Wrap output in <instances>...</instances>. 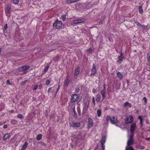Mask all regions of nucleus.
I'll return each instance as SVG.
<instances>
[{"label": "nucleus", "instance_id": "1", "mask_svg": "<svg viewBox=\"0 0 150 150\" xmlns=\"http://www.w3.org/2000/svg\"><path fill=\"white\" fill-rule=\"evenodd\" d=\"M84 139V137L82 136L81 133L79 132L78 134L74 135L73 137H72L71 139L73 140V141H74L77 143L82 141Z\"/></svg>", "mask_w": 150, "mask_h": 150}, {"label": "nucleus", "instance_id": "2", "mask_svg": "<svg viewBox=\"0 0 150 150\" xmlns=\"http://www.w3.org/2000/svg\"><path fill=\"white\" fill-rule=\"evenodd\" d=\"M54 28L57 29H60L63 28L62 22L58 20H56L53 23Z\"/></svg>", "mask_w": 150, "mask_h": 150}, {"label": "nucleus", "instance_id": "3", "mask_svg": "<svg viewBox=\"0 0 150 150\" xmlns=\"http://www.w3.org/2000/svg\"><path fill=\"white\" fill-rule=\"evenodd\" d=\"M134 142L133 134H131L129 137V139L127 140V146H131L133 144Z\"/></svg>", "mask_w": 150, "mask_h": 150}, {"label": "nucleus", "instance_id": "4", "mask_svg": "<svg viewBox=\"0 0 150 150\" xmlns=\"http://www.w3.org/2000/svg\"><path fill=\"white\" fill-rule=\"evenodd\" d=\"M86 21V20L84 18H81L78 19H77L72 21V23L73 24H77L78 23H81L84 22Z\"/></svg>", "mask_w": 150, "mask_h": 150}, {"label": "nucleus", "instance_id": "5", "mask_svg": "<svg viewBox=\"0 0 150 150\" xmlns=\"http://www.w3.org/2000/svg\"><path fill=\"white\" fill-rule=\"evenodd\" d=\"M70 125L71 126L74 127H79L80 126V123L79 122H71L69 123Z\"/></svg>", "mask_w": 150, "mask_h": 150}, {"label": "nucleus", "instance_id": "6", "mask_svg": "<svg viewBox=\"0 0 150 150\" xmlns=\"http://www.w3.org/2000/svg\"><path fill=\"white\" fill-rule=\"evenodd\" d=\"M70 81V79L69 76L66 77V79L63 85V87L65 88L67 87L69 85V84Z\"/></svg>", "mask_w": 150, "mask_h": 150}, {"label": "nucleus", "instance_id": "7", "mask_svg": "<svg viewBox=\"0 0 150 150\" xmlns=\"http://www.w3.org/2000/svg\"><path fill=\"white\" fill-rule=\"evenodd\" d=\"M136 123L135 122H133L130 128V131L131 134H133V133L136 127Z\"/></svg>", "mask_w": 150, "mask_h": 150}, {"label": "nucleus", "instance_id": "8", "mask_svg": "<svg viewBox=\"0 0 150 150\" xmlns=\"http://www.w3.org/2000/svg\"><path fill=\"white\" fill-rule=\"evenodd\" d=\"M133 120V117L131 115L127 116L125 120V122L127 123H130Z\"/></svg>", "mask_w": 150, "mask_h": 150}, {"label": "nucleus", "instance_id": "9", "mask_svg": "<svg viewBox=\"0 0 150 150\" xmlns=\"http://www.w3.org/2000/svg\"><path fill=\"white\" fill-rule=\"evenodd\" d=\"M103 90L101 91V93L102 95L103 99L102 100L104 99L105 98V94L106 92V88L105 86V84L103 85Z\"/></svg>", "mask_w": 150, "mask_h": 150}, {"label": "nucleus", "instance_id": "10", "mask_svg": "<svg viewBox=\"0 0 150 150\" xmlns=\"http://www.w3.org/2000/svg\"><path fill=\"white\" fill-rule=\"evenodd\" d=\"M11 9V6L9 5H8L7 6L6 9V13L7 16H10V11Z\"/></svg>", "mask_w": 150, "mask_h": 150}, {"label": "nucleus", "instance_id": "11", "mask_svg": "<svg viewBox=\"0 0 150 150\" xmlns=\"http://www.w3.org/2000/svg\"><path fill=\"white\" fill-rule=\"evenodd\" d=\"M54 88L52 87L48 89V93L49 95L50 96L52 97L53 96V95L54 93Z\"/></svg>", "mask_w": 150, "mask_h": 150}, {"label": "nucleus", "instance_id": "12", "mask_svg": "<svg viewBox=\"0 0 150 150\" xmlns=\"http://www.w3.org/2000/svg\"><path fill=\"white\" fill-rule=\"evenodd\" d=\"M30 68V66H23L19 68V70L20 71H22L26 70Z\"/></svg>", "mask_w": 150, "mask_h": 150}, {"label": "nucleus", "instance_id": "13", "mask_svg": "<svg viewBox=\"0 0 150 150\" xmlns=\"http://www.w3.org/2000/svg\"><path fill=\"white\" fill-rule=\"evenodd\" d=\"M96 71L97 70L96 66L94 64H93V68L91 69V75H94L96 73Z\"/></svg>", "mask_w": 150, "mask_h": 150}, {"label": "nucleus", "instance_id": "14", "mask_svg": "<svg viewBox=\"0 0 150 150\" xmlns=\"http://www.w3.org/2000/svg\"><path fill=\"white\" fill-rule=\"evenodd\" d=\"M110 122L111 123L114 124L118 122L116 117H112L110 119Z\"/></svg>", "mask_w": 150, "mask_h": 150}, {"label": "nucleus", "instance_id": "15", "mask_svg": "<svg viewBox=\"0 0 150 150\" xmlns=\"http://www.w3.org/2000/svg\"><path fill=\"white\" fill-rule=\"evenodd\" d=\"M93 121L92 119L89 118H88V128H90L93 126Z\"/></svg>", "mask_w": 150, "mask_h": 150}, {"label": "nucleus", "instance_id": "16", "mask_svg": "<svg viewBox=\"0 0 150 150\" xmlns=\"http://www.w3.org/2000/svg\"><path fill=\"white\" fill-rule=\"evenodd\" d=\"M78 97V96L76 94H73L72 95L71 102V103H73L74 101H75L77 100Z\"/></svg>", "mask_w": 150, "mask_h": 150}, {"label": "nucleus", "instance_id": "17", "mask_svg": "<svg viewBox=\"0 0 150 150\" xmlns=\"http://www.w3.org/2000/svg\"><path fill=\"white\" fill-rule=\"evenodd\" d=\"M80 70V67H77L76 69L75 70L74 74V77H76L78 75L79 73Z\"/></svg>", "mask_w": 150, "mask_h": 150}, {"label": "nucleus", "instance_id": "18", "mask_svg": "<svg viewBox=\"0 0 150 150\" xmlns=\"http://www.w3.org/2000/svg\"><path fill=\"white\" fill-rule=\"evenodd\" d=\"M28 143L27 142H25L23 145L22 149L21 150H25L27 147Z\"/></svg>", "mask_w": 150, "mask_h": 150}, {"label": "nucleus", "instance_id": "19", "mask_svg": "<svg viewBox=\"0 0 150 150\" xmlns=\"http://www.w3.org/2000/svg\"><path fill=\"white\" fill-rule=\"evenodd\" d=\"M10 137L9 134L8 133L6 134L4 136L3 140L4 141H6L7 139H9Z\"/></svg>", "mask_w": 150, "mask_h": 150}, {"label": "nucleus", "instance_id": "20", "mask_svg": "<svg viewBox=\"0 0 150 150\" xmlns=\"http://www.w3.org/2000/svg\"><path fill=\"white\" fill-rule=\"evenodd\" d=\"M126 106H128L129 107L131 108V104L128 102H125L123 105V106L124 107H125Z\"/></svg>", "mask_w": 150, "mask_h": 150}, {"label": "nucleus", "instance_id": "21", "mask_svg": "<svg viewBox=\"0 0 150 150\" xmlns=\"http://www.w3.org/2000/svg\"><path fill=\"white\" fill-rule=\"evenodd\" d=\"M125 150H134V149L131 146H126Z\"/></svg>", "mask_w": 150, "mask_h": 150}, {"label": "nucleus", "instance_id": "22", "mask_svg": "<svg viewBox=\"0 0 150 150\" xmlns=\"http://www.w3.org/2000/svg\"><path fill=\"white\" fill-rule=\"evenodd\" d=\"M106 139V137L105 136H103L102 139H101V144H104L105 142Z\"/></svg>", "mask_w": 150, "mask_h": 150}, {"label": "nucleus", "instance_id": "23", "mask_svg": "<svg viewBox=\"0 0 150 150\" xmlns=\"http://www.w3.org/2000/svg\"><path fill=\"white\" fill-rule=\"evenodd\" d=\"M42 136L41 134H38L36 138V140L38 141L42 139Z\"/></svg>", "mask_w": 150, "mask_h": 150}, {"label": "nucleus", "instance_id": "24", "mask_svg": "<svg viewBox=\"0 0 150 150\" xmlns=\"http://www.w3.org/2000/svg\"><path fill=\"white\" fill-rule=\"evenodd\" d=\"M120 55L118 57V59L119 61H122V59L124 57L123 54L121 52Z\"/></svg>", "mask_w": 150, "mask_h": 150}, {"label": "nucleus", "instance_id": "25", "mask_svg": "<svg viewBox=\"0 0 150 150\" xmlns=\"http://www.w3.org/2000/svg\"><path fill=\"white\" fill-rule=\"evenodd\" d=\"M117 75L120 79H122L123 78V75L120 72L117 73Z\"/></svg>", "mask_w": 150, "mask_h": 150}, {"label": "nucleus", "instance_id": "26", "mask_svg": "<svg viewBox=\"0 0 150 150\" xmlns=\"http://www.w3.org/2000/svg\"><path fill=\"white\" fill-rule=\"evenodd\" d=\"M100 94H98L96 95V101L98 102L100 101Z\"/></svg>", "mask_w": 150, "mask_h": 150}, {"label": "nucleus", "instance_id": "27", "mask_svg": "<svg viewBox=\"0 0 150 150\" xmlns=\"http://www.w3.org/2000/svg\"><path fill=\"white\" fill-rule=\"evenodd\" d=\"M101 111L100 109L98 110L97 111L98 116L99 117H100L101 114Z\"/></svg>", "mask_w": 150, "mask_h": 150}, {"label": "nucleus", "instance_id": "28", "mask_svg": "<svg viewBox=\"0 0 150 150\" xmlns=\"http://www.w3.org/2000/svg\"><path fill=\"white\" fill-rule=\"evenodd\" d=\"M139 11L140 14H142L143 12V9L142 6H140L139 7Z\"/></svg>", "mask_w": 150, "mask_h": 150}, {"label": "nucleus", "instance_id": "29", "mask_svg": "<svg viewBox=\"0 0 150 150\" xmlns=\"http://www.w3.org/2000/svg\"><path fill=\"white\" fill-rule=\"evenodd\" d=\"M11 1L12 2L15 4H17L19 2V0H11Z\"/></svg>", "mask_w": 150, "mask_h": 150}, {"label": "nucleus", "instance_id": "30", "mask_svg": "<svg viewBox=\"0 0 150 150\" xmlns=\"http://www.w3.org/2000/svg\"><path fill=\"white\" fill-rule=\"evenodd\" d=\"M136 147L139 149H142L144 148V147L142 146H141L139 145H137L136 146Z\"/></svg>", "mask_w": 150, "mask_h": 150}, {"label": "nucleus", "instance_id": "31", "mask_svg": "<svg viewBox=\"0 0 150 150\" xmlns=\"http://www.w3.org/2000/svg\"><path fill=\"white\" fill-rule=\"evenodd\" d=\"M49 66L48 65L44 69L43 71L44 72H46L48 70L49 68Z\"/></svg>", "mask_w": 150, "mask_h": 150}, {"label": "nucleus", "instance_id": "32", "mask_svg": "<svg viewBox=\"0 0 150 150\" xmlns=\"http://www.w3.org/2000/svg\"><path fill=\"white\" fill-rule=\"evenodd\" d=\"M141 27H142L144 29H147L149 28L147 26H146L144 25H141Z\"/></svg>", "mask_w": 150, "mask_h": 150}, {"label": "nucleus", "instance_id": "33", "mask_svg": "<svg viewBox=\"0 0 150 150\" xmlns=\"http://www.w3.org/2000/svg\"><path fill=\"white\" fill-rule=\"evenodd\" d=\"M17 117L18 118L20 119H22L23 118V116L21 114H19L18 115Z\"/></svg>", "mask_w": 150, "mask_h": 150}, {"label": "nucleus", "instance_id": "34", "mask_svg": "<svg viewBox=\"0 0 150 150\" xmlns=\"http://www.w3.org/2000/svg\"><path fill=\"white\" fill-rule=\"evenodd\" d=\"M111 119V117L109 116H108L107 117L106 119V122H108L109 120H110V119Z\"/></svg>", "mask_w": 150, "mask_h": 150}, {"label": "nucleus", "instance_id": "35", "mask_svg": "<svg viewBox=\"0 0 150 150\" xmlns=\"http://www.w3.org/2000/svg\"><path fill=\"white\" fill-rule=\"evenodd\" d=\"M6 83L7 84V85L11 84V83L9 79H8L6 81Z\"/></svg>", "mask_w": 150, "mask_h": 150}, {"label": "nucleus", "instance_id": "36", "mask_svg": "<svg viewBox=\"0 0 150 150\" xmlns=\"http://www.w3.org/2000/svg\"><path fill=\"white\" fill-rule=\"evenodd\" d=\"M62 18L63 21H64L66 18V16L65 15H63L62 16Z\"/></svg>", "mask_w": 150, "mask_h": 150}, {"label": "nucleus", "instance_id": "37", "mask_svg": "<svg viewBox=\"0 0 150 150\" xmlns=\"http://www.w3.org/2000/svg\"><path fill=\"white\" fill-rule=\"evenodd\" d=\"M142 100H144V103L145 104H146L147 103V99L145 97H144L142 99Z\"/></svg>", "mask_w": 150, "mask_h": 150}, {"label": "nucleus", "instance_id": "38", "mask_svg": "<svg viewBox=\"0 0 150 150\" xmlns=\"http://www.w3.org/2000/svg\"><path fill=\"white\" fill-rule=\"evenodd\" d=\"M50 80H47L46 81V84L47 85H48L50 83Z\"/></svg>", "mask_w": 150, "mask_h": 150}, {"label": "nucleus", "instance_id": "39", "mask_svg": "<svg viewBox=\"0 0 150 150\" xmlns=\"http://www.w3.org/2000/svg\"><path fill=\"white\" fill-rule=\"evenodd\" d=\"M38 88V85H36V86H35L34 87V88H33V90L34 91L36 90Z\"/></svg>", "mask_w": 150, "mask_h": 150}, {"label": "nucleus", "instance_id": "40", "mask_svg": "<svg viewBox=\"0 0 150 150\" xmlns=\"http://www.w3.org/2000/svg\"><path fill=\"white\" fill-rule=\"evenodd\" d=\"M7 28V24H6L4 26V28L3 30L4 31L6 30Z\"/></svg>", "mask_w": 150, "mask_h": 150}, {"label": "nucleus", "instance_id": "41", "mask_svg": "<svg viewBox=\"0 0 150 150\" xmlns=\"http://www.w3.org/2000/svg\"><path fill=\"white\" fill-rule=\"evenodd\" d=\"M59 85L58 87V88H57V91L55 94L54 95V97L56 95V94H57V92L58 91H59Z\"/></svg>", "mask_w": 150, "mask_h": 150}, {"label": "nucleus", "instance_id": "42", "mask_svg": "<svg viewBox=\"0 0 150 150\" xmlns=\"http://www.w3.org/2000/svg\"><path fill=\"white\" fill-rule=\"evenodd\" d=\"M137 25L139 26H141V24L138 22H135Z\"/></svg>", "mask_w": 150, "mask_h": 150}, {"label": "nucleus", "instance_id": "43", "mask_svg": "<svg viewBox=\"0 0 150 150\" xmlns=\"http://www.w3.org/2000/svg\"><path fill=\"white\" fill-rule=\"evenodd\" d=\"M66 2L68 4L71 3V0H67L66 1Z\"/></svg>", "mask_w": 150, "mask_h": 150}, {"label": "nucleus", "instance_id": "44", "mask_svg": "<svg viewBox=\"0 0 150 150\" xmlns=\"http://www.w3.org/2000/svg\"><path fill=\"white\" fill-rule=\"evenodd\" d=\"M92 101H93V103L94 105H95V98L94 97H93Z\"/></svg>", "mask_w": 150, "mask_h": 150}, {"label": "nucleus", "instance_id": "45", "mask_svg": "<svg viewBox=\"0 0 150 150\" xmlns=\"http://www.w3.org/2000/svg\"><path fill=\"white\" fill-rule=\"evenodd\" d=\"M101 144V146H102V147L103 150H105V146L104 145V144Z\"/></svg>", "mask_w": 150, "mask_h": 150}, {"label": "nucleus", "instance_id": "46", "mask_svg": "<svg viewBox=\"0 0 150 150\" xmlns=\"http://www.w3.org/2000/svg\"><path fill=\"white\" fill-rule=\"evenodd\" d=\"M75 91L76 92L78 93L79 91V89L78 88H76L75 89Z\"/></svg>", "mask_w": 150, "mask_h": 150}, {"label": "nucleus", "instance_id": "47", "mask_svg": "<svg viewBox=\"0 0 150 150\" xmlns=\"http://www.w3.org/2000/svg\"><path fill=\"white\" fill-rule=\"evenodd\" d=\"M147 59L149 61H150V55H148L147 57Z\"/></svg>", "mask_w": 150, "mask_h": 150}, {"label": "nucleus", "instance_id": "48", "mask_svg": "<svg viewBox=\"0 0 150 150\" xmlns=\"http://www.w3.org/2000/svg\"><path fill=\"white\" fill-rule=\"evenodd\" d=\"M27 82V80L25 81H24L22 82L21 84L23 85H24L25 83Z\"/></svg>", "mask_w": 150, "mask_h": 150}, {"label": "nucleus", "instance_id": "49", "mask_svg": "<svg viewBox=\"0 0 150 150\" xmlns=\"http://www.w3.org/2000/svg\"><path fill=\"white\" fill-rule=\"evenodd\" d=\"M138 118L140 120V121H141V120H142V117L141 116H139Z\"/></svg>", "mask_w": 150, "mask_h": 150}, {"label": "nucleus", "instance_id": "50", "mask_svg": "<svg viewBox=\"0 0 150 150\" xmlns=\"http://www.w3.org/2000/svg\"><path fill=\"white\" fill-rule=\"evenodd\" d=\"M45 115L46 117H47V116L48 115V113L47 110H46V111L45 112Z\"/></svg>", "mask_w": 150, "mask_h": 150}, {"label": "nucleus", "instance_id": "51", "mask_svg": "<svg viewBox=\"0 0 150 150\" xmlns=\"http://www.w3.org/2000/svg\"><path fill=\"white\" fill-rule=\"evenodd\" d=\"M88 51V52H91L92 50V49L91 48H89L88 49V50H87Z\"/></svg>", "mask_w": 150, "mask_h": 150}, {"label": "nucleus", "instance_id": "52", "mask_svg": "<svg viewBox=\"0 0 150 150\" xmlns=\"http://www.w3.org/2000/svg\"><path fill=\"white\" fill-rule=\"evenodd\" d=\"M7 125H5L3 126V127L4 129H6L7 128Z\"/></svg>", "mask_w": 150, "mask_h": 150}, {"label": "nucleus", "instance_id": "53", "mask_svg": "<svg viewBox=\"0 0 150 150\" xmlns=\"http://www.w3.org/2000/svg\"><path fill=\"white\" fill-rule=\"evenodd\" d=\"M103 24V22L101 21H100L99 23V24L101 25Z\"/></svg>", "mask_w": 150, "mask_h": 150}, {"label": "nucleus", "instance_id": "54", "mask_svg": "<svg viewBox=\"0 0 150 150\" xmlns=\"http://www.w3.org/2000/svg\"><path fill=\"white\" fill-rule=\"evenodd\" d=\"M15 122V121L13 120H12L11 121V123H13V124H14V123H14V122Z\"/></svg>", "mask_w": 150, "mask_h": 150}, {"label": "nucleus", "instance_id": "55", "mask_svg": "<svg viewBox=\"0 0 150 150\" xmlns=\"http://www.w3.org/2000/svg\"><path fill=\"white\" fill-rule=\"evenodd\" d=\"M71 3L75 2V0H71Z\"/></svg>", "mask_w": 150, "mask_h": 150}, {"label": "nucleus", "instance_id": "56", "mask_svg": "<svg viewBox=\"0 0 150 150\" xmlns=\"http://www.w3.org/2000/svg\"><path fill=\"white\" fill-rule=\"evenodd\" d=\"M146 139L147 140H150V138L149 137V138H146Z\"/></svg>", "mask_w": 150, "mask_h": 150}, {"label": "nucleus", "instance_id": "57", "mask_svg": "<svg viewBox=\"0 0 150 150\" xmlns=\"http://www.w3.org/2000/svg\"><path fill=\"white\" fill-rule=\"evenodd\" d=\"M142 120H141V121H140V123L141 125H142Z\"/></svg>", "mask_w": 150, "mask_h": 150}, {"label": "nucleus", "instance_id": "58", "mask_svg": "<svg viewBox=\"0 0 150 150\" xmlns=\"http://www.w3.org/2000/svg\"><path fill=\"white\" fill-rule=\"evenodd\" d=\"M74 107L73 108L74 109Z\"/></svg>", "mask_w": 150, "mask_h": 150}, {"label": "nucleus", "instance_id": "59", "mask_svg": "<svg viewBox=\"0 0 150 150\" xmlns=\"http://www.w3.org/2000/svg\"><path fill=\"white\" fill-rule=\"evenodd\" d=\"M119 62V61H117V62Z\"/></svg>", "mask_w": 150, "mask_h": 150}]
</instances>
